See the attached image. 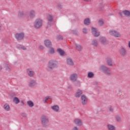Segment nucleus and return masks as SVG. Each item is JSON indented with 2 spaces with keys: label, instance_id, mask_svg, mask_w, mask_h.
I'll return each mask as SVG.
<instances>
[{
  "label": "nucleus",
  "instance_id": "nucleus-1",
  "mask_svg": "<svg viewBox=\"0 0 130 130\" xmlns=\"http://www.w3.org/2000/svg\"><path fill=\"white\" fill-rule=\"evenodd\" d=\"M41 120L42 124L44 127H46V126L49 125V119H48V117L45 116V115H42L41 118Z\"/></svg>",
  "mask_w": 130,
  "mask_h": 130
},
{
  "label": "nucleus",
  "instance_id": "nucleus-2",
  "mask_svg": "<svg viewBox=\"0 0 130 130\" xmlns=\"http://www.w3.org/2000/svg\"><path fill=\"white\" fill-rule=\"evenodd\" d=\"M57 62L55 60H51L48 62V69L50 71H52L53 69L57 68Z\"/></svg>",
  "mask_w": 130,
  "mask_h": 130
},
{
  "label": "nucleus",
  "instance_id": "nucleus-3",
  "mask_svg": "<svg viewBox=\"0 0 130 130\" xmlns=\"http://www.w3.org/2000/svg\"><path fill=\"white\" fill-rule=\"evenodd\" d=\"M101 70H102L103 73H104L105 75L111 76V70L108 67L104 65H102L101 66Z\"/></svg>",
  "mask_w": 130,
  "mask_h": 130
},
{
  "label": "nucleus",
  "instance_id": "nucleus-4",
  "mask_svg": "<svg viewBox=\"0 0 130 130\" xmlns=\"http://www.w3.org/2000/svg\"><path fill=\"white\" fill-rule=\"evenodd\" d=\"M48 20L47 28L51 27L53 25V16L51 15H48L47 16Z\"/></svg>",
  "mask_w": 130,
  "mask_h": 130
},
{
  "label": "nucleus",
  "instance_id": "nucleus-5",
  "mask_svg": "<svg viewBox=\"0 0 130 130\" xmlns=\"http://www.w3.org/2000/svg\"><path fill=\"white\" fill-rule=\"evenodd\" d=\"M24 32H20V33L18 32L15 34V39H16V40H17V41L23 40V39H24Z\"/></svg>",
  "mask_w": 130,
  "mask_h": 130
},
{
  "label": "nucleus",
  "instance_id": "nucleus-6",
  "mask_svg": "<svg viewBox=\"0 0 130 130\" xmlns=\"http://www.w3.org/2000/svg\"><path fill=\"white\" fill-rule=\"evenodd\" d=\"M34 26L37 29L39 28L42 26V20L40 19V18L37 19L34 24Z\"/></svg>",
  "mask_w": 130,
  "mask_h": 130
},
{
  "label": "nucleus",
  "instance_id": "nucleus-7",
  "mask_svg": "<svg viewBox=\"0 0 130 130\" xmlns=\"http://www.w3.org/2000/svg\"><path fill=\"white\" fill-rule=\"evenodd\" d=\"M109 34L112 36H114L116 38H119L120 37V36H121L119 32L114 30H110L109 31Z\"/></svg>",
  "mask_w": 130,
  "mask_h": 130
},
{
  "label": "nucleus",
  "instance_id": "nucleus-8",
  "mask_svg": "<svg viewBox=\"0 0 130 130\" xmlns=\"http://www.w3.org/2000/svg\"><path fill=\"white\" fill-rule=\"evenodd\" d=\"M35 86H37L36 80L34 79L30 80L28 83V86L30 88H33V87H35Z\"/></svg>",
  "mask_w": 130,
  "mask_h": 130
},
{
  "label": "nucleus",
  "instance_id": "nucleus-9",
  "mask_svg": "<svg viewBox=\"0 0 130 130\" xmlns=\"http://www.w3.org/2000/svg\"><path fill=\"white\" fill-rule=\"evenodd\" d=\"M81 101L82 105H86L87 104V102H88V99L86 96V95L83 94L81 95Z\"/></svg>",
  "mask_w": 130,
  "mask_h": 130
},
{
  "label": "nucleus",
  "instance_id": "nucleus-10",
  "mask_svg": "<svg viewBox=\"0 0 130 130\" xmlns=\"http://www.w3.org/2000/svg\"><path fill=\"white\" fill-rule=\"evenodd\" d=\"M77 79H78V75H77V74L74 73L70 75V80L72 81V82H76Z\"/></svg>",
  "mask_w": 130,
  "mask_h": 130
},
{
  "label": "nucleus",
  "instance_id": "nucleus-11",
  "mask_svg": "<svg viewBox=\"0 0 130 130\" xmlns=\"http://www.w3.org/2000/svg\"><path fill=\"white\" fill-rule=\"evenodd\" d=\"M74 122L75 124H76V125H78V126H81L83 125V123L82 122V120L79 118H76L74 120Z\"/></svg>",
  "mask_w": 130,
  "mask_h": 130
},
{
  "label": "nucleus",
  "instance_id": "nucleus-12",
  "mask_svg": "<svg viewBox=\"0 0 130 130\" xmlns=\"http://www.w3.org/2000/svg\"><path fill=\"white\" fill-rule=\"evenodd\" d=\"M91 31L94 37H99V35H100V34L97 32V30H96V28L94 27H92Z\"/></svg>",
  "mask_w": 130,
  "mask_h": 130
},
{
  "label": "nucleus",
  "instance_id": "nucleus-13",
  "mask_svg": "<svg viewBox=\"0 0 130 130\" xmlns=\"http://www.w3.org/2000/svg\"><path fill=\"white\" fill-rule=\"evenodd\" d=\"M44 44L45 46H46L48 48H51L52 46L51 42L49 40H45L44 41Z\"/></svg>",
  "mask_w": 130,
  "mask_h": 130
},
{
  "label": "nucleus",
  "instance_id": "nucleus-14",
  "mask_svg": "<svg viewBox=\"0 0 130 130\" xmlns=\"http://www.w3.org/2000/svg\"><path fill=\"white\" fill-rule=\"evenodd\" d=\"M119 53L122 56H125L126 54V50L124 48H121L119 50Z\"/></svg>",
  "mask_w": 130,
  "mask_h": 130
},
{
  "label": "nucleus",
  "instance_id": "nucleus-15",
  "mask_svg": "<svg viewBox=\"0 0 130 130\" xmlns=\"http://www.w3.org/2000/svg\"><path fill=\"white\" fill-rule=\"evenodd\" d=\"M5 67L6 71L11 72L12 71V66L8 62L5 63Z\"/></svg>",
  "mask_w": 130,
  "mask_h": 130
},
{
  "label": "nucleus",
  "instance_id": "nucleus-16",
  "mask_svg": "<svg viewBox=\"0 0 130 130\" xmlns=\"http://www.w3.org/2000/svg\"><path fill=\"white\" fill-rule=\"evenodd\" d=\"M27 73L29 77H30L31 78L34 77V71H32V69H28L27 70Z\"/></svg>",
  "mask_w": 130,
  "mask_h": 130
},
{
  "label": "nucleus",
  "instance_id": "nucleus-17",
  "mask_svg": "<svg viewBox=\"0 0 130 130\" xmlns=\"http://www.w3.org/2000/svg\"><path fill=\"white\" fill-rule=\"evenodd\" d=\"M67 64H68L69 66H71V67H73V66H74V61H73V60L70 58L67 59Z\"/></svg>",
  "mask_w": 130,
  "mask_h": 130
},
{
  "label": "nucleus",
  "instance_id": "nucleus-18",
  "mask_svg": "<svg viewBox=\"0 0 130 130\" xmlns=\"http://www.w3.org/2000/svg\"><path fill=\"white\" fill-rule=\"evenodd\" d=\"M106 62L108 66H109V67H112L113 62H112V59H111V58H107L106 60Z\"/></svg>",
  "mask_w": 130,
  "mask_h": 130
},
{
  "label": "nucleus",
  "instance_id": "nucleus-19",
  "mask_svg": "<svg viewBox=\"0 0 130 130\" xmlns=\"http://www.w3.org/2000/svg\"><path fill=\"white\" fill-rule=\"evenodd\" d=\"M82 94L83 91L81 90L78 89L75 94V97H76V98H80V97H81V95Z\"/></svg>",
  "mask_w": 130,
  "mask_h": 130
},
{
  "label": "nucleus",
  "instance_id": "nucleus-20",
  "mask_svg": "<svg viewBox=\"0 0 130 130\" xmlns=\"http://www.w3.org/2000/svg\"><path fill=\"white\" fill-rule=\"evenodd\" d=\"M35 15L36 13L34 10H31L30 11H29V16L31 19L35 18Z\"/></svg>",
  "mask_w": 130,
  "mask_h": 130
},
{
  "label": "nucleus",
  "instance_id": "nucleus-21",
  "mask_svg": "<svg viewBox=\"0 0 130 130\" xmlns=\"http://www.w3.org/2000/svg\"><path fill=\"white\" fill-rule=\"evenodd\" d=\"M57 51L58 53L59 54V55H60L61 56H63V55H64V51H63V50L60 48H58L57 49Z\"/></svg>",
  "mask_w": 130,
  "mask_h": 130
},
{
  "label": "nucleus",
  "instance_id": "nucleus-22",
  "mask_svg": "<svg viewBox=\"0 0 130 130\" xmlns=\"http://www.w3.org/2000/svg\"><path fill=\"white\" fill-rule=\"evenodd\" d=\"M51 108L52 109V110H53V111H55V112H58V111H59V107H58V106L57 105L53 106L51 107Z\"/></svg>",
  "mask_w": 130,
  "mask_h": 130
},
{
  "label": "nucleus",
  "instance_id": "nucleus-23",
  "mask_svg": "<svg viewBox=\"0 0 130 130\" xmlns=\"http://www.w3.org/2000/svg\"><path fill=\"white\" fill-rule=\"evenodd\" d=\"M91 23V20H90V18H86L84 21V24L86 26H88L90 25Z\"/></svg>",
  "mask_w": 130,
  "mask_h": 130
},
{
  "label": "nucleus",
  "instance_id": "nucleus-24",
  "mask_svg": "<svg viewBox=\"0 0 130 130\" xmlns=\"http://www.w3.org/2000/svg\"><path fill=\"white\" fill-rule=\"evenodd\" d=\"M18 15L19 18H23V17L25 16V13H24V11H23V10H19L18 11Z\"/></svg>",
  "mask_w": 130,
  "mask_h": 130
},
{
  "label": "nucleus",
  "instance_id": "nucleus-25",
  "mask_svg": "<svg viewBox=\"0 0 130 130\" xmlns=\"http://www.w3.org/2000/svg\"><path fill=\"white\" fill-rule=\"evenodd\" d=\"M123 14L126 17H130V11L128 10H124L122 11Z\"/></svg>",
  "mask_w": 130,
  "mask_h": 130
},
{
  "label": "nucleus",
  "instance_id": "nucleus-26",
  "mask_svg": "<svg viewBox=\"0 0 130 130\" xmlns=\"http://www.w3.org/2000/svg\"><path fill=\"white\" fill-rule=\"evenodd\" d=\"M76 48L78 51H82L83 49V47L79 44H75Z\"/></svg>",
  "mask_w": 130,
  "mask_h": 130
},
{
  "label": "nucleus",
  "instance_id": "nucleus-27",
  "mask_svg": "<svg viewBox=\"0 0 130 130\" xmlns=\"http://www.w3.org/2000/svg\"><path fill=\"white\" fill-rule=\"evenodd\" d=\"M4 108L6 110V111H10V110L11 109L10 106L8 104H5L4 105Z\"/></svg>",
  "mask_w": 130,
  "mask_h": 130
},
{
  "label": "nucleus",
  "instance_id": "nucleus-28",
  "mask_svg": "<svg viewBox=\"0 0 130 130\" xmlns=\"http://www.w3.org/2000/svg\"><path fill=\"white\" fill-rule=\"evenodd\" d=\"M92 44L93 46L97 47V46H98V41L96 40H93L92 41Z\"/></svg>",
  "mask_w": 130,
  "mask_h": 130
},
{
  "label": "nucleus",
  "instance_id": "nucleus-29",
  "mask_svg": "<svg viewBox=\"0 0 130 130\" xmlns=\"http://www.w3.org/2000/svg\"><path fill=\"white\" fill-rule=\"evenodd\" d=\"M27 104L29 107H33V106H34V103H33L32 101H28L27 102Z\"/></svg>",
  "mask_w": 130,
  "mask_h": 130
},
{
  "label": "nucleus",
  "instance_id": "nucleus-30",
  "mask_svg": "<svg viewBox=\"0 0 130 130\" xmlns=\"http://www.w3.org/2000/svg\"><path fill=\"white\" fill-rule=\"evenodd\" d=\"M100 41L102 44H104L106 42V39L105 37H102L100 38Z\"/></svg>",
  "mask_w": 130,
  "mask_h": 130
},
{
  "label": "nucleus",
  "instance_id": "nucleus-31",
  "mask_svg": "<svg viewBox=\"0 0 130 130\" xmlns=\"http://www.w3.org/2000/svg\"><path fill=\"white\" fill-rule=\"evenodd\" d=\"M13 102H15L16 104H18V103H20V100L19 99V98L15 97L13 99Z\"/></svg>",
  "mask_w": 130,
  "mask_h": 130
},
{
  "label": "nucleus",
  "instance_id": "nucleus-32",
  "mask_svg": "<svg viewBox=\"0 0 130 130\" xmlns=\"http://www.w3.org/2000/svg\"><path fill=\"white\" fill-rule=\"evenodd\" d=\"M107 126L109 130H114L115 128V127L111 124H108Z\"/></svg>",
  "mask_w": 130,
  "mask_h": 130
},
{
  "label": "nucleus",
  "instance_id": "nucleus-33",
  "mask_svg": "<svg viewBox=\"0 0 130 130\" xmlns=\"http://www.w3.org/2000/svg\"><path fill=\"white\" fill-rule=\"evenodd\" d=\"M57 8L59 11H60L61 9H62V4L61 3H59L57 4Z\"/></svg>",
  "mask_w": 130,
  "mask_h": 130
},
{
  "label": "nucleus",
  "instance_id": "nucleus-34",
  "mask_svg": "<svg viewBox=\"0 0 130 130\" xmlns=\"http://www.w3.org/2000/svg\"><path fill=\"white\" fill-rule=\"evenodd\" d=\"M88 78H93L94 77V73L93 72H89L87 74Z\"/></svg>",
  "mask_w": 130,
  "mask_h": 130
},
{
  "label": "nucleus",
  "instance_id": "nucleus-35",
  "mask_svg": "<svg viewBox=\"0 0 130 130\" xmlns=\"http://www.w3.org/2000/svg\"><path fill=\"white\" fill-rule=\"evenodd\" d=\"M116 119L118 122H120L121 121V119L118 115L116 116Z\"/></svg>",
  "mask_w": 130,
  "mask_h": 130
},
{
  "label": "nucleus",
  "instance_id": "nucleus-36",
  "mask_svg": "<svg viewBox=\"0 0 130 130\" xmlns=\"http://www.w3.org/2000/svg\"><path fill=\"white\" fill-rule=\"evenodd\" d=\"M98 22L99 25H100L101 26H102V25L104 24V22H103V20H102V19L99 20Z\"/></svg>",
  "mask_w": 130,
  "mask_h": 130
},
{
  "label": "nucleus",
  "instance_id": "nucleus-37",
  "mask_svg": "<svg viewBox=\"0 0 130 130\" xmlns=\"http://www.w3.org/2000/svg\"><path fill=\"white\" fill-rule=\"evenodd\" d=\"M50 53L51 54H52L53 53H54V49H53V48H50Z\"/></svg>",
  "mask_w": 130,
  "mask_h": 130
},
{
  "label": "nucleus",
  "instance_id": "nucleus-38",
  "mask_svg": "<svg viewBox=\"0 0 130 130\" xmlns=\"http://www.w3.org/2000/svg\"><path fill=\"white\" fill-rule=\"evenodd\" d=\"M72 34H74V35H78V31L77 30H72Z\"/></svg>",
  "mask_w": 130,
  "mask_h": 130
},
{
  "label": "nucleus",
  "instance_id": "nucleus-39",
  "mask_svg": "<svg viewBox=\"0 0 130 130\" xmlns=\"http://www.w3.org/2000/svg\"><path fill=\"white\" fill-rule=\"evenodd\" d=\"M75 86H77L78 87H81V82L80 81H77L75 83Z\"/></svg>",
  "mask_w": 130,
  "mask_h": 130
},
{
  "label": "nucleus",
  "instance_id": "nucleus-40",
  "mask_svg": "<svg viewBox=\"0 0 130 130\" xmlns=\"http://www.w3.org/2000/svg\"><path fill=\"white\" fill-rule=\"evenodd\" d=\"M57 38L58 39V40H62V39H63L62 38V36H61V35L57 36Z\"/></svg>",
  "mask_w": 130,
  "mask_h": 130
},
{
  "label": "nucleus",
  "instance_id": "nucleus-41",
  "mask_svg": "<svg viewBox=\"0 0 130 130\" xmlns=\"http://www.w3.org/2000/svg\"><path fill=\"white\" fill-rule=\"evenodd\" d=\"M83 32L84 33V34H87V33H88V32L87 31V28H83Z\"/></svg>",
  "mask_w": 130,
  "mask_h": 130
},
{
  "label": "nucleus",
  "instance_id": "nucleus-42",
  "mask_svg": "<svg viewBox=\"0 0 130 130\" xmlns=\"http://www.w3.org/2000/svg\"><path fill=\"white\" fill-rule=\"evenodd\" d=\"M3 43H4V44H8V40H7V39H4L3 40Z\"/></svg>",
  "mask_w": 130,
  "mask_h": 130
},
{
  "label": "nucleus",
  "instance_id": "nucleus-43",
  "mask_svg": "<svg viewBox=\"0 0 130 130\" xmlns=\"http://www.w3.org/2000/svg\"><path fill=\"white\" fill-rule=\"evenodd\" d=\"M21 115L23 117H27V114L25 113H22Z\"/></svg>",
  "mask_w": 130,
  "mask_h": 130
},
{
  "label": "nucleus",
  "instance_id": "nucleus-44",
  "mask_svg": "<svg viewBox=\"0 0 130 130\" xmlns=\"http://www.w3.org/2000/svg\"><path fill=\"white\" fill-rule=\"evenodd\" d=\"M21 49H22L23 50H26L27 48H26V47H25V46H21Z\"/></svg>",
  "mask_w": 130,
  "mask_h": 130
},
{
  "label": "nucleus",
  "instance_id": "nucleus-45",
  "mask_svg": "<svg viewBox=\"0 0 130 130\" xmlns=\"http://www.w3.org/2000/svg\"><path fill=\"white\" fill-rule=\"evenodd\" d=\"M39 48H40V49L43 50V49H44V46H43L42 45H40L39 46Z\"/></svg>",
  "mask_w": 130,
  "mask_h": 130
},
{
  "label": "nucleus",
  "instance_id": "nucleus-46",
  "mask_svg": "<svg viewBox=\"0 0 130 130\" xmlns=\"http://www.w3.org/2000/svg\"><path fill=\"white\" fill-rule=\"evenodd\" d=\"M72 130H79V129L78 128V127L75 126L74 127H73V128H72Z\"/></svg>",
  "mask_w": 130,
  "mask_h": 130
},
{
  "label": "nucleus",
  "instance_id": "nucleus-47",
  "mask_svg": "<svg viewBox=\"0 0 130 130\" xmlns=\"http://www.w3.org/2000/svg\"><path fill=\"white\" fill-rule=\"evenodd\" d=\"M16 47H17V48H21L22 45H17L16 46Z\"/></svg>",
  "mask_w": 130,
  "mask_h": 130
},
{
  "label": "nucleus",
  "instance_id": "nucleus-48",
  "mask_svg": "<svg viewBox=\"0 0 130 130\" xmlns=\"http://www.w3.org/2000/svg\"><path fill=\"white\" fill-rule=\"evenodd\" d=\"M104 7V5H103V3H101L100 4V8H103Z\"/></svg>",
  "mask_w": 130,
  "mask_h": 130
},
{
  "label": "nucleus",
  "instance_id": "nucleus-49",
  "mask_svg": "<svg viewBox=\"0 0 130 130\" xmlns=\"http://www.w3.org/2000/svg\"><path fill=\"white\" fill-rule=\"evenodd\" d=\"M122 14H123V13L121 12H119V15H120V16L122 17H123V15H122Z\"/></svg>",
  "mask_w": 130,
  "mask_h": 130
},
{
  "label": "nucleus",
  "instance_id": "nucleus-50",
  "mask_svg": "<svg viewBox=\"0 0 130 130\" xmlns=\"http://www.w3.org/2000/svg\"><path fill=\"white\" fill-rule=\"evenodd\" d=\"M72 86L69 85L68 86V89H69L70 90H72Z\"/></svg>",
  "mask_w": 130,
  "mask_h": 130
},
{
  "label": "nucleus",
  "instance_id": "nucleus-51",
  "mask_svg": "<svg viewBox=\"0 0 130 130\" xmlns=\"http://www.w3.org/2000/svg\"><path fill=\"white\" fill-rule=\"evenodd\" d=\"M109 110L111 112H113V109L111 107L110 108Z\"/></svg>",
  "mask_w": 130,
  "mask_h": 130
},
{
  "label": "nucleus",
  "instance_id": "nucleus-52",
  "mask_svg": "<svg viewBox=\"0 0 130 130\" xmlns=\"http://www.w3.org/2000/svg\"><path fill=\"white\" fill-rule=\"evenodd\" d=\"M49 98H50V96H47L45 98V100H48V99H49Z\"/></svg>",
  "mask_w": 130,
  "mask_h": 130
},
{
  "label": "nucleus",
  "instance_id": "nucleus-53",
  "mask_svg": "<svg viewBox=\"0 0 130 130\" xmlns=\"http://www.w3.org/2000/svg\"><path fill=\"white\" fill-rule=\"evenodd\" d=\"M21 103H22L21 106H23V105H24V102L23 101H21Z\"/></svg>",
  "mask_w": 130,
  "mask_h": 130
},
{
  "label": "nucleus",
  "instance_id": "nucleus-54",
  "mask_svg": "<svg viewBox=\"0 0 130 130\" xmlns=\"http://www.w3.org/2000/svg\"><path fill=\"white\" fill-rule=\"evenodd\" d=\"M85 2H91V0H84Z\"/></svg>",
  "mask_w": 130,
  "mask_h": 130
},
{
  "label": "nucleus",
  "instance_id": "nucleus-55",
  "mask_svg": "<svg viewBox=\"0 0 130 130\" xmlns=\"http://www.w3.org/2000/svg\"><path fill=\"white\" fill-rule=\"evenodd\" d=\"M128 47L130 48V41L128 42Z\"/></svg>",
  "mask_w": 130,
  "mask_h": 130
},
{
  "label": "nucleus",
  "instance_id": "nucleus-56",
  "mask_svg": "<svg viewBox=\"0 0 130 130\" xmlns=\"http://www.w3.org/2000/svg\"><path fill=\"white\" fill-rule=\"evenodd\" d=\"M46 102H47V100H45V102H44V103H46Z\"/></svg>",
  "mask_w": 130,
  "mask_h": 130
},
{
  "label": "nucleus",
  "instance_id": "nucleus-57",
  "mask_svg": "<svg viewBox=\"0 0 130 130\" xmlns=\"http://www.w3.org/2000/svg\"><path fill=\"white\" fill-rule=\"evenodd\" d=\"M3 68H2V66H0V70H2Z\"/></svg>",
  "mask_w": 130,
  "mask_h": 130
},
{
  "label": "nucleus",
  "instance_id": "nucleus-58",
  "mask_svg": "<svg viewBox=\"0 0 130 130\" xmlns=\"http://www.w3.org/2000/svg\"><path fill=\"white\" fill-rule=\"evenodd\" d=\"M100 11H102V9L101 8Z\"/></svg>",
  "mask_w": 130,
  "mask_h": 130
},
{
  "label": "nucleus",
  "instance_id": "nucleus-59",
  "mask_svg": "<svg viewBox=\"0 0 130 130\" xmlns=\"http://www.w3.org/2000/svg\"><path fill=\"white\" fill-rule=\"evenodd\" d=\"M17 1H20V0H17Z\"/></svg>",
  "mask_w": 130,
  "mask_h": 130
}]
</instances>
